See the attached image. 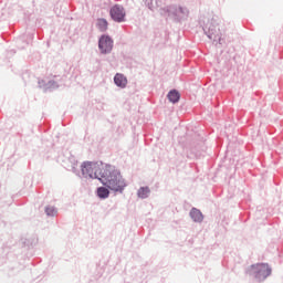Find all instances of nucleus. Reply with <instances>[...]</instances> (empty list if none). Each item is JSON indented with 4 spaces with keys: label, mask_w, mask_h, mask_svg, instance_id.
I'll return each mask as SVG.
<instances>
[{
    "label": "nucleus",
    "mask_w": 283,
    "mask_h": 283,
    "mask_svg": "<svg viewBox=\"0 0 283 283\" xmlns=\"http://www.w3.org/2000/svg\"><path fill=\"white\" fill-rule=\"evenodd\" d=\"M102 185L111 189L112 191H123L127 184L120 172L114 169L112 166H105L102 178L99 179Z\"/></svg>",
    "instance_id": "obj_1"
},
{
    "label": "nucleus",
    "mask_w": 283,
    "mask_h": 283,
    "mask_svg": "<svg viewBox=\"0 0 283 283\" xmlns=\"http://www.w3.org/2000/svg\"><path fill=\"white\" fill-rule=\"evenodd\" d=\"M81 169L84 178H97V180H101L105 166L98 163L85 161L82 164Z\"/></svg>",
    "instance_id": "obj_2"
},
{
    "label": "nucleus",
    "mask_w": 283,
    "mask_h": 283,
    "mask_svg": "<svg viewBox=\"0 0 283 283\" xmlns=\"http://www.w3.org/2000/svg\"><path fill=\"white\" fill-rule=\"evenodd\" d=\"M247 274L255 277L259 282H264L271 275V268L266 263L253 264L248 268Z\"/></svg>",
    "instance_id": "obj_3"
},
{
    "label": "nucleus",
    "mask_w": 283,
    "mask_h": 283,
    "mask_svg": "<svg viewBox=\"0 0 283 283\" xmlns=\"http://www.w3.org/2000/svg\"><path fill=\"white\" fill-rule=\"evenodd\" d=\"M98 48L102 54H107V52H109L114 48V41H112L111 36L103 35L99 39Z\"/></svg>",
    "instance_id": "obj_4"
},
{
    "label": "nucleus",
    "mask_w": 283,
    "mask_h": 283,
    "mask_svg": "<svg viewBox=\"0 0 283 283\" xmlns=\"http://www.w3.org/2000/svg\"><path fill=\"white\" fill-rule=\"evenodd\" d=\"M111 17L113 21H117V23H120V21H125V10L122 7L114 6L111 9Z\"/></svg>",
    "instance_id": "obj_5"
},
{
    "label": "nucleus",
    "mask_w": 283,
    "mask_h": 283,
    "mask_svg": "<svg viewBox=\"0 0 283 283\" xmlns=\"http://www.w3.org/2000/svg\"><path fill=\"white\" fill-rule=\"evenodd\" d=\"M115 84L118 87H125L127 85V77L123 76V74H116L114 77Z\"/></svg>",
    "instance_id": "obj_6"
},
{
    "label": "nucleus",
    "mask_w": 283,
    "mask_h": 283,
    "mask_svg": "<svg viewBox=\"0 0 283 283\" xmlns=\"http://www.w3.org/2000/svg\"><path fill=\"white\" fill-rule=\"evenodd\" d=\"M167 98L170 103H178L180 101V92L172 90L168 93Z\"/></svg>",
    "instance_id": "obj_7"
},
{
    "label": "nucleus",
    "mask_w": 283,
    "mask_h": 283,
    "mask_svg": "<svg viewBox=\"0 0 283 283\" xmlns=\"http://www.w3.org/2000/svg\"><path fill=\"white\" fill-rule=\"evenodd\" d=\"M190 217L191 219L195 221V222H202L203 220V217H202V212H200V210L193 208L191 211H190Z\"/></svg>",
    "instance_id": "obj_8"
},
{
    "label": "nucleus",
    "mask_w": 283,
    "mask_h": 283,
    "mask_svg": "<svg viewBox=\"0 0 283 283\" xmlns=\"http://www.w3.org/2000/svg\"><path fill=\"white\" fill-rule=\"evenodd\" d=\"M98 198H109V190L105 187H99L97 189Z\"/></svg>",
    "instance_id": "obj_9"
},
{
    "label": "nucleus",
    "mask_w": 283,
    "mask_h": 283,
    "mask_svg": "<svg viewBox=\"0 0 283 283\" xmlns=\"http://www.w3.org/2000/svg\"><path fill=\"white\" fill-rule=\"evenodd\" d=\"M97 28L98 30H101V32H105V30H107V20L105 19L97 20Z\"/></svg>",
    "instance_id": "obj_10"
},
{
    "label": "nucleus",
    "mask_w": 283,
    "mask_h": 283,
    "mask_svg": "<svg viewBox=\"0 0 283 283\" xmlns=\"http://www.w3.org/2000/svg\"><path fill=\"white\" fill-rule=\"evenodd\" d=\"M219 31H217V34H216V28H211L209 29L208 31V36L209 39H213V41H216V39H220V34H218Z\"/></svg>",
    "instance_id": "obj_11"
},
{
    "label": "nucleus",
    "mask_w": 283,
    "mask_h": 283,
    "mask_svg": "<svg viewBox=\"0 0 283 283\" xmlns=\"http://www.w3.org/2000/svg\"><path fill=\"white\" fill-rule=\"evenodd\" d=\"M139 198H147L149 196V188L143 187L138 190Z\"/></svg>",
    "instance_id": "obj_12"
},
{
    "label": "nucleus",
    "mask_w": 283,
    "mask_h": 283,
    "mask_svg": "<svg viewBox=\"0 0 283 283\" xmlns=\"http://www.w3.org/2000/svg\"><path fill=\"white\" fill-rule=\"evenodd\" d=\"M45 213H46L48 216H56V209H54V208H52V207H48V208L45 209Z\"/></svg>",
    "instance_id": "obj_13"
}]
</instances>
